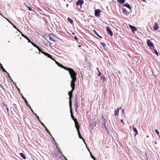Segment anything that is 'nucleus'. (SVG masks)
I'll return each instance as SVG.
<instances>
[{"mask_svg": "<svg viewBox=\"0 0 160 160\" xmlns=\"http://www.w3.org/2000/svg\"><path fill=\"white\" fill-rule=\"evenodd\" d=\"M101 11L100 9H97L95 10V11L94 14L95 16L97 17H100V13L101 12Z\"/></svg>", "mask_w": 160, "mask_h": 160, "instance_id": "nucleus-7", "label": "nucleus"}, {"mask_svg": "<svg viewBox=\"0 0 160 160\" xmlns=\"http://www.w3.org/2000/svg\"><path fill=\"white\" fill-rule=\"evenodd\" d=\"M68 21L71 23H72L73 22V20L70 18H68Z\"/></svg>", "mask_w": 160, "mask_h": 160, "instance_id": "nucleus-28", "label": "nucleus"}, {"mask_svg": "<svg viewBox=\"0 0 160 160\" xmlns=\"http://www.w3.org/2000/svg\"><path fill=\"white\" fill-rule=\"evenodd\" d=\"M27 40L28 41V42H30V43H31L32 42L30 40V39L29 38H28V40Z\"/></svg>", "mask_w": 160, "mask_h": 160, "instance_id": "nucleus-41", "label": "nucleus"}, {"mask_svg": "<svg viewBox=\"0 0 160 160\" xmlns=\"http://www.w3.org/2000/svg\"><path fill=\"white\" fill-rule=\"evenodd\" d=\"M122 12L125 15H128L130 12L128 11L126 8H123Z\"/></svg>", "mask_w": 160, "mask_h": 160, "instance_id": "nucleus-13", "label": "nucleus"}, {"mask_svg": "<svg viewBox=\"0 0 160 160\" xmlns=\"http://www.w3.org/2000/svg\"><path fill=\"white\" fill-rule=\"evenodd\" d=\"M90 155H91V158H94V157L92 156V153L91 152H90Z\"/></svg>", "mask_w": 160, "mask_h": 160, "instance_id": "nucleus-39", "label": "nucleus"}, {"mask_svg": "<svg viewBox=\"0 0 160 160\" xmlns=\"http://www.w3.org/2000/svg\"><path fill=\"white\" fill-rule=\"evenodd\" d=\"M76 80H72L71 81V87L73 90H74L75 89V82L76 81Z\"/></svg>", "mask_w": 160, "mask_h": 160, "instance_id": "nucleus-6", "label": "nucleus"}, {"mask_svg": "<svg viewBox=\"0 0 160 160\" xmlns=\"http://www.w3.org/2000/svg\"><path fill=\"white\" fill-rule=\"evenodd\" d=\"M42 53L45 56H47L48 57L50 58L52 60H53V58H52V56L49 53L47 52H43V53Z\"/></svg>", "mask_w": 160, "mask_h": 160, "instance_id": "nucleus-12", "label": "nucleus"}, {"mask_svg": "<svg viewBox=\"0 0 160 160\" xmlns=\"http://www.w3.org/2000/svg\"><path fill=\"white\" fill-rule=\"evenodd\" d=\"M44 128L46 129V132H48L52 137V135L51 134V133L50 132V131H49V130L47 128V127L45 126H44Z\"/></svg>", "mask_w": 160, "mask_h": 160, "instance_id": "nucleus-26", "label": "nucleus"}, {"mask_svg": "<svg viewBox=\"0 0 160 160\" xmlns=\"http://www.w3.org/2000/svg\"><path fill=\"white\" fill-rule=\"evenodd\" d=\"M122 113L123 114H124V109H122Z\"/></svg>", "mask_w": 160, "mask_h": 160, "instance_id": "nucleus-44", "label": "nucleus"}, {"mask_svg": "<svg viewBox=\"0 0 160 160\" xmlns=\"http://www.w3.org/2000/svg\"><path fill=\"white\" fill-rule=\"evenodd\" d=\"M121 109V107H120V108H117V109L115 110V111L114 112V114H115V116L118 115V113L119 112V109Z\"/></svg>", "mask_w": 160, "mask_h": 160, "instance_id": "nucleus-14", "label": "nucleus"}, {"mask_svg": "<svg viewBox=\"0 0 160 160\" xmlns=\"http://www.w3.org/2000/svg\"><path fill=\"white\" fill-rule=\"evenodd\" d=\"M93 32L98 36L100 38H102V37L100 36H99L98 34V33H97V32L94 30H93Z\"/></svg>", "mask_w": 160, "mask_h": 160, "instance_id": "nucleus-25", "label": "nucleus"}, {"mask_svg": "<svg viewBox=\"0 0 160 160\" xmlns=\"http://www.w3.org/2000/svg\"><path fill=\"white\" fill-rule=\"evenodd\" d=\"M78 132V134L79 136V138L80 139H82L83 141H84V139L82 138V136H81V135L80 131Z\"/></svg>", "mask_w": 160, "mask_h": 160, "instance_id": "nucleus-22", "label": "nucleus"}, {"mask_svg": "<svg viewBox=\"0 0 160 160\" xmlns=\"http://www.w3.org/2000/svg\"><path fill=\"white\" fill-rule=\"evenodd\" d=\"M78 47H81V45H78Z\"/></svg>", "mask_w": 160, "mask_h": 160, "instance_id": "nucleus-51", "label": "nucleus"}, {"mask_svg": "<svg viewBox=\"0 0 160 160\" xmlns=\"http://www.w3.org/2000/svg\"><path fill=\"white\" fill-rule=\"evenodd\" d=\"M117 2L121 4H123L125 2V0H117Z\"/></svg>", "mask_w": 160, "mask_h": 160, "instance_id": "nucleus-20", "label": "nucleus"}, {"mask_svg": "<svg viewBox=\"0 0 160 160\" xmlns=\"http://www.w3.org/2000/svg\"><path fill=\"white\" fill-rule=\"evenodd\" d=\"M20 155L23 159H26V157L23 153H20Z\"/></svg>", "mask_w": 160, "mask_h": 160, "instance_id": "nucleus-21", "label": "nucleus"}, {"mask_svg": "<svg viewBox=\"0 0 160 160\" xmlns=\"http://www.w3.org/2000/svg\"><path fill=\"white\" fill-rule=\"evenodd\" d=\"M158 28V24L157 22H155L153 27V28L154 30H157Z\"/></svg>", "mask_w": 160, "mask_h": 160, "instance_id": "nucleus-15", "label": "nucleus"}, {"mask_svg": "<svg viewBox=\"0 0 160 160\" xmlns=\"http://www.w3.org/2000/svg\"><path fill=\"white\" fill-rule=\"evenodd\" d=\"M49 38L50 40H52V41H54V40L52 38L50 37H49Z\"/></svg>", "mask_w": 160, "mask_h": 160, "instance_id": "nucleus-38", "label": "nucleus"}, {"mask_svg": "<svg viewBox=\"0 0 160 160\" xmlns=\"http://www.w3.org/2000/svg\"><path fill=\"white\" fill-rule=\"evenodd\" d=\"M14 27L15 28H16L17 29V28L15 26H14Z\"/></svg>", "mask_w": 160, "mask_h": 160, "instance_id": "nucleus-52", "label": "nucleus"}, {"mask_svg": "<svg viewBox=\"0 0 160 160\" xmlns=\"http://www.w3.org/2000/svg\"><path fill=\"white\" fill-rule=\"evenodd\" d=\"M58 65L59 66V67L62 68H63L64 69H65V70H66L68 68L67 67H66L65 66H63V65H62V64H61L60 63H58Z\"/></svg>", "mask_w": 160, "mask_h": 160, "instance_id": "nucleus-16", "label": "nucleus"}, {"mask_svg": "<svg viewBox=\"0 0 160 160\" xmlns=\"http://www.w3.org/2000/svg\"><path fill=\"white\" fill-rule=\"evenodd\" d=\"M7 111L8 112L9 110H8V108H7Z\"/></svg>", "mask_w": 160, "mask_h": 160, "instance_id": "nucleus-48", "label": "nucleus"}, {"mask_svg": "<svg viewBox=\"0 0 160 160\" xmlns=\"http://www.w3.org/2000/svg\"><path fill=\"white\" fill-rule=\"evenodd\" d=\"M40 122L43 125V126L44 127V126H45V125H44V124H43L42 123V122H41V121H40Z\"/></svg>", "mask_w": 160, "mask_h": 160, "instance_id": "nucleus-42", "label": "nucleus"}, {"mask_svg": "<svg viewBox=\"0 0 160 160\" xmlns=\"http://www.w3.org/2000/svg\"><path fill=\"white\" fill-rule=\"evenodd\" d=\"M53 60L55 62V63H56V64L58 65V63H59L57 61L55 60L54 58H53V60Z\"/></svg>", "mask_w": 160, "mask_h": 160, "instance_id": "nucleus-33", "label": "nucleus"}, {"mask_svg": "<svg viewBox=\"0 0 160 160\" xmlns=\"http://www.w3.org/2000/svg\"><path fill=\"white\" fill-rule=\"evenodd\" d=\"M75 126L77 132L79 131V127L80 126L78 125V121L75 122Z\"/></svg>", "mask_w": 160, "mask_h": 160, "instance_id": "nucleus-11", "label": "nucleus"}, {"mask_svg": "<svg viewBox=\"0 0 160 160\" xmlns=\"http://www.w3.org/2000/svg\"><path fill=\"white\" fill-rule=\"evenodd\" d=\"M70 106V113H71V118H72V120L74 121V122H77V119H75L74 118V116H73V114L72 110V106Z\"/></svg>", "mask_w": 160, "mask_h": 160, "instance_id": "nucleus-5", "label": "nucleus"}, {"mask_svg": "<svg viewBox=\"0 0 160 160\" xmlns=\"http://www.w3.org/2000/svg\"><path fill=\"white\" fill-rule=\"evenodd\" d=\"M24 5H25V6H26V7H28L27 6V5H26V3H24Z\"/></svg>", "mask_w": 160, "mask_h": 160, "instance_id": "nucleus-49", "label": "nucleus"}, {"mask_svg": "<svg viewBox=\"0 0 160 160\" xmlns=\"http://www.w3.org/2000/svg\"><path fill=\"white\" fill-rule=\"evenodd\" d=\"M121 122L122 123V124H123V125H124V122H123V120L122 119H121Z\"/></svg>", "mask_w": 160, "mask_h": 160, "instance_id": "nucleus-35", "label": "nucleus"}, {"mask_svg": "<svg viewBox=\"0 0 160 160\" xmlns=\"http://www.w3.org/2000/svg\"><path fill=\"white\" fill-rule=\"evenodd\" d=\"M34 47H35V46H36V45L34 44L33 42H32L31 43Z\"/></svg>", "mask_w": 160, "mask_h": 160, "instance_id": "nucleus-36", "label": "nucleus"}, {"mask_svg": "<svg viewBox=\"0 0 160 160\" xmlns=\"http://www.w3.org/2000/svg\"><path fill=\"white\" fill-rule=\"evenodd\" d=\"M22 97L24 99H25V100H26L25 98L23 97L22 96Z\"/></svg>", "mask_w": 160, "mask_h": 160, "instance_id": "nucleus-50", "label": "nucleus"}, {"mask_svg": "<svg viewBox=\"0 0 160 160\" xmlns=\"http://www.w3.org/2000/svg\"><path fill=\"white\" fill-rule=\"evenodd\" d=\"M101 45H103L104 47L106 45L103 42H101Z\"/></svg>", "mask_w": 160, "mask_h": 160, "instance_id": "nucleus-37", "label": "nucleus"}, {"mask_svg": "<svg viewBox=\"0 0 160 160\" xmlns=\"http://www.w3.org/2000/svg\"><path fill=\"white\" fill-rule=\"evenodd\" d=\"M141 1L143 2H146V1H145V0H141Z\"/></svg>", "mask_w": 160, "mask_h": 160, "instance_id": "nucleus-47", "label": "nucleus"}, {"mask_svg": "<svg viewBox=\"0 0 160 160\" xmlns=\"http://www.w3.org/2000/svg\"><path fill=\"white\" fill-rule=\"evenodd\" d=\"M0 68L2 69L3 71L4 72H5L7 73V71L5 69L3 68L2 64L0 63Z\"/></svg>", "mask_w": 160, "mask_h": 160, "instance_id": "nucleus-24", "label": "nucleus"}, {"mask_svg": "<svg viewBox=\"0 0 160 160\" xmlns=\"http://www.w3.org/2000/svg\"><path fill=\"white\" fill-rule=\"evenodd\" d=\"M129 26L131 30L132 33H134L135 31H136L137 30V29L136 27L131 25H129Z\"/></svg>", "mask_w": 160, "mask_h": 160, "instance_id": "nucleus-8", "label": "nucleus"}, {"mask_svg": "<svg viewBox=\"0 0 160 160\" xmlns=\"http://www.w3.org/2000/svg\"><path fill=\"white\" fill-rule=\"evenodd\" d=\"M133 130L134 132H135V134H134V136H136L137 134H138V133L137 129L135 128L134 126H133Z\"/></svg>", "mask_w": 160, "mask_h": 160, "instance_id": "nucleus-17", "label": "nucleus"}, {"mask_svg": "<svg viewBox=\"0 0 160 160\" xmlns=\"http://www.w3.org/2000/svg\"><path fill=\"white\" fill-rule=\"evenodd\" d=\"M27 8H28V9L29 11H31L32 10V8H31V7L28 6V7H27Z\"/></svg>", "mask_w": 160, "mask_h": 160, "instance_id": "nucleus-32", "label": "nucleus"}, {"mask_svg": "<svg viewBox=\"0 0 160 160\" xmlns=\"http://www.w3.org/2000/svg\"><path fill=\"white\" fill-rule=\"evenodd\" d=\"M124 6L130 9V10H131V7L130 5L128 3H126L124 5Z\"/></svg>", "mask_w": 160, "mask_h": 160, "instance_id": "nucleus-18", "label": "nucleus"}, {"mask_svg": "<svg viewBox=\"0 0 160 160\" xmlns=\"http://www.w3.org/2000/svg\"><path fill=\"white\" fill-rule=\"evenodd\" d=\"M53 138V140H54V138Z\"/></svg>", "mask_w": 160, "mask_h": 160, "instance_id": "nucleus-54", "label": "nucleus"}, {"mask_svg": "<svg viewBox=\"0 0 160 160\" xmlns=\"http://www.w3.org/2000/svg\"><path fill=\"white\" fill-rule=\"evenodd\" d=\"M17 30L18 32H20V33H21V32H21V31L19 30V29H18L17 28Z\"/></svg>", "mask_w": 160, "mask_h": 160, "instance_id": "nucleus-46", "label": "nucleus"}, {"mask_svg": "<svg viewBox=\"0 0 160 160\" xmlns=\"http://www.w3.org/2000/svg\"><path fill=\"white\" fill-rule=\"evenodd\" d=\"M83 3L84 1L83 0H78L76 2V5L77 6H82Z\"/></svg>", "mask_w": 160, "mask_h": 160, "instance_id": "nucleus-10", "label": "nucleus"}, {"mask_svg": "<svg viewBox=\"0 0 160 160\" xmlns=\"http://www.w3.org/2000/svg\"><path fill=\"white\" fill-rule=\"evenodd\" d=\"M25 103H26V104H27V106H28V107H30V108H31V107H30V106H28V102L26 100V99L25 100Z\"/></svg>", "mask_w": 160, "mask_h": 160, "instance_id": "nucleus-30", "label": "nucleus"}, {"mask_svg": "<svg viewBox=\"0 0 160 160\" xmlns=\"http://www.w3.org/2000/svg\"><path fill=\"white\" fill-rule=\"evenodd\" d=\"M36 117H37V118L38 119V120H39V121H40V120H39V117L38 116H36Z\"/></svg>", "mask_w": 160, "mask_h": 160, "instance_id": "nucleus-45", "label": "nucleus"}, {"mask_svg": "<svg viewBox=\"0 0 160 160\" xmlns=\"http://www.w3.org/2000/svg\"><path fill=\"white\" fill-rule=\"evenodd\" d=\"M106 30L111 36H112L113 34V32L111 29L108 27H106Z\"/></svg>", "mask_w": 160, "mask_h": 160, "instance_id": "nucleus-9", "label": "nucleus"}, {"mask_svg": "<svg viewBox=\"0 0 160 160\" xmlns=\"http://www.w3.org/2000/svg\"><path fill=\"white\" fill-rule=\"evenodd\" d=\"M154 52L156 54V55L157 56H158V52L156 50H154Z\"/></svg>", "mask_w": 160, "mask_h": 160, "instance_id": "nucleus-29", "label": "nucleus"}, {"mask_svg": "<svg viewBox=\"0 0 160 160\" xmlns=\"http://www.w3.org/2000/svg\"><path fill=\"white\" fill-rule=\"evenodd\" d=\"M0 88H2L3 89H4V88L3 87L2 85L0 83Z\"/></svg>", "mask_w": 160, "mask_h": 160, "instance_id": "nucleus-34", "label": "nucleus"}, {"mask_svg": "<svg viewBox=\"0 0 160 160\" xmlns=\"http://www.w3.org/2000/svg\"><path fill=\"white\" fill-rule=\"evenodd\" d=\"M97 69H98V72H99L98 76H100L101 75V73L99 71V70H98V68H97Z\"/></svg>", "mask_w": 160, "mask_h": 160, "instance_id": "nucleus-40", "label": "nucleus"}, {"mask_svg": "<svg viewBox=\"0 0 160 160\" xmlns=\"http://www.w3.org/2000/svg\"><path fill=\"white\" fill-rule=\"evenodd\" d=\"M155 132H156V133L157 134H159V132H158V130L157 129H155Z\"/></svg>", "mask_w": 160, "mask_h": 160, "instance_id": "nucleus-31", "label": "nucleus"}, {"mask_svg": "<svg viewBox=\"0 0 160 160\" xmlns=\"http://www.w3.org/2000/svg\"><path fill=\"white\" fill-rule=\"evenodd\" d=\"M93 159H94V160H95V158L94 157V158H93Z\"/></svg>", "mask_w": 160, "mask_h": 160, "instance_id": "nucleus-53", "label": "nucleus"}, {"mask_svg": "<svg viewBox=\"0 0 160 160\" xmlns=\"http://www.w3.org/2000/svg\"><path fill=\"white\" fill-rule=\"evenodd\" d=\"M56 152L52 153L53 157L58 159L61 158L62 154L57 146H56Z\"/></svg>", "mask_w": 160, "mask_h": 160, "instance_id": "nucleus-1", "label": "nucleus"}, {"mask_svg": "<svg viewBox=\"0 0 160 160\" xmlns=\"http://www.w3.org/2000/svg\"><path fill=\"white\" fill-rule=\"evenodd\" d=\"M21 34L22 36L25 38L27 40H28L29 38L28 37H27L22 32H21Z\"/></svg>", "mask_w": 160, "mask_h": 160, "instance_id": "nucleus-27", "label": "nucleus"}, {"mask_svg": "<svg viewBox=\"0 0 160 160\" xmlns=\"http://www.w3.org/2000/svg\"><path fill=\"white\" fill-rule=\"evenodd\" d=\"M147 44L148 46L150 47L151 49H154V46L152 42L149 40H148L147 41Z\"/></svg>", "mask_w": 160, "mask_h": 160, "instance_id": "nucleus-4", "label": "nucleus"}, {"mask_svg": "<svg viewBox=\"0 0 160 160\" xmlns=\"http://www.w3.org/2000/svg\"><path fill=\"white\" fill-rule=\"evenodd\" d=\"M74 38H75V40H77H77H78V39L77 38L76 36H75V37Z\"/></svg>", "mask_w": 160, "mask_h": 160, "instance_id": "nucleus-43", "label": "nucleus"}, {"mask_svg": "<svg viewBox=\"0 0 160 160\" xmlns=\"http://www.w3.org/2000/svg\"><path fill=\"white\" fill-rule=\"evenodd\" d=\"M66 70L68 71L72 80H76L77 74L73 69L68 68Z\"/></svg>", "mask_w": 160, "mask_h": 160, "instance_id": "nucleus-2", "label": "nucleus"}, {"mask_svg": "<svg viewBox=\"0 0 160 160\" xmlns=\"http://www.w3.org/2000/svg\"><path fill=\"white\" fill-rule=\"evenodd\" d=\"M74 106L75 107V109H77V107H78V104L77 100L76 99L75 100V102L74 103Z\"/></svg>", "mask_w": 160, "mask_h": 160, "instance_id": "nucleus-19", "label": "nucleus"}, {"mask_svg": "<svg viewBox=\"0 0 160 160\" xmlns=\"http://www.w3.org/2000/svg\"><path fill=\"white\" fill-rule=\"evenodd\" d=\"M74 90H73L72 89L69 92H68V95H69V106H72V94L73 93V92Z\"/></svg>", "mask_w": 160, "mask_h": 160, "instance_id": "nucleus-3", "label": "nucleus"}, {"mask_svg": "<svg viewBox=\"0 0 160 160\" xmlns=\"http://www.w3.org/2000/svg\"><path fill=\"white\" fill-rule=\"evenodd\" d=\"M35 47H36V48H37L38 50V51H39V52H41L42 53H43V52L44 51H42V50L38 46H37V45L35 46Z\"/></svg>", "mask_w": 160, "mask_h": 160, "instance_id": "nucleus-23", "label": "nucleus"}]
</instances>
